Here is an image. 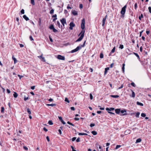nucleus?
I'll return each mask as SVG.
<instances>
[{"instance_id": "f257e3e1", "label": "nucleus", "mask_w": 151, "mask_h": 151, "mask_svg": "<svg viewBox=\"0 0 151 151\" xmlns=\"http://www.w3.org/2000/svg\"><path fill=\"white\" fill-rule=\"evenodd\" d=\"M85 19L84 18L82 20L81 23V27L83 29L81 31V32L79 34L78 36L81 35L80 37L76 41V42H78L81 41L83 39L84 36L85 31L83 30L85 28Z\"/></svg>"}, {"instance_id": "f03ea898", "label": "nucleus", "mask_w": 151, "mask_h": 151, "mask_svg": "<svg viewBox=\"0 0 151 151\" xmlns=\"http://www.w3.org/2000/svg\"><path fill=\"white\" fill-rule=\"evenodd\" d=\"M86 42V41H85L82 45H80L79 46H78L76 49L72 50L70 52L71 53L75 52L81 49L82 47H85V46Z\"/></svg>"}, {"instance_id": "7ed1b4c3", "label": "nucleus", "mask_w": 151, "mask_h": 151, "mask_svg": "<svg viewBox=\"0 0 151 151\" xmlns=\"http://www.w3.org/2000/svg\"><path fill=\"white\" fill-rule=\"evenodd\" d=\"M126 7L127 5H125L122 9V10L121 11V13L122 14V16H124V14H125Z\"/></svg>"}, {"instance_id": "20e7f679", "label": "nucleus", "mask_w": 151, "mask_h": 151, "mask_svg": "<svg viewBox=\"0 0 151 151\" xmlns=\"http://www.w3.org/2000/svg\"><path fill=\"white\" fill-rule=\"evenodd\" d=\"M49 28L51 29H52L53 31L54 32H58V30L54 27V25L53 24L51 25L49 27Z\"/></svg>"}, {"instance_id": "39448f33", "label": "nucleus", "mask_w": 151, "mask_h": 151, "mask_svg": "<svg viewBox=\"0 0 151 151\" xmlns=\"http://www.w3.org/2000/svg\"><path fill=\"white\" fill-rule=\"evenodd\" d=\"M107 15H106V16L105 17H104L102 21V26L103 27H104L105 25V21H106V20L107 18Z\"/></svg>"}, {"instance_id": "423d86ee", "label": "nucleus", "mask_w": 151, "mask_h": 151, "mask_svg": "<svg viewBox=\"0 0 151 151\" xmlns=\"http://www.w3.org/2000/svg\"><path fill=\"white\" fill-rule=\"evenodd\" d=\"M69 25L70 26L69 29L71 30L73 29V27H74L75 26V24L73 22H71L70 23Z\"/></svg>"}, {"instance_id": "0eeeda50", "label": "nucleus", "mask_w": 151, "mask_h": 151, "mask_svg": "<svg viewBox=\"0 0 151 151\" xmlns=\"http://www.w3.org/2000/svg\"><path fill=\"white\" fill-rule=\"evenodd\" d=\"M57 58L59 60H64L65 58L64 56L60 55H58L57 56Z\"/></svg>"}, {"instance_id": "6e6552de", "label": "nucleus", "mask_w": 151, "mask_h": 151, "mask_svg": "<svg viewBox=\"0 0 151 151\" xmlns=\"http://www.w3.org/2000/svg\"><path fill=\"white\" fill-rule=\"evenodd\" d=\"M60 21L63 26H64V24L66 23V19L65 18H63Z\"/></svg>"}, {"instance_id": "1a4fd4ad", "label": "nucleus", "mask_w": 151, "mask_h": 151, "mask_svg": "<svg viewBox=\"0 0 151 151\" xmlns=\"http://www.w3.org/2000/svg\"><path fill=\"white\" fill-rule=\"evenodd\" d=\"M106 111H114V108H109L107 107L106 108Z\"/></svg>"}, {"instance_id": "9d476101", "label": "nucleus", "mask_w": 151, "mask_h": 151, "mask_svg": "<svg viewBox=\"0 0 151 151\" xmlns=\"http://www.w3.org/2000/svg\"><path fill=\"white\" fill-rule=\"evenodd\" d=\"M72 13L74 16L77 15L78 14L76 10H73L72 11Z\"/></svg>"}, {"instance_id": "9b49d317", "label": "nucleus", "mask_w": 151, "mask_h": 151, "mask_svg": "<svg viewBox=\"0 0 151 151\" xmlns=\"http://www.w3.org/2000/svg\"><path fill=\"white\" fill-rule=\"evenodd\" d=\"M115 112L116 114H119L120 112V109H116L115 110Z\"/></svg>"}, {"instance_id": "f8f14e48", "label": "nucleus", "mask_w": 151, "mask_h": 151, "mask_svg": "<svg viewBox=\"0 0 151 151\" xmlns=\"http://www.w3.org/2000/svg\"><path fill=\"white\" fill-rule=\"evenodd\" d=\"M12 59L14 61V64H15L17 62V60L16 58L14 57V55L12 56Z\"/></svg>"}, {"instance_id": "ddd939ff", "label": "nucleus", "mask_w": 151, "mask_h": 151, "mask_svg": "<svg viewBox=\"0 0 151 151\" xmlns=\"http://www.w3.org/2000/svg\"><path fill=\"white\" fill-rule=\"evenodd\" d=\"M56 25L58 26L59 28H60V27H62V26L60 25V23L59 21H57Z\"/></svg>"}, {"instance_id": "4468645a", "label": "nucleus", "mask_w": 151, "mask_h": 151, "mask_svg": "<svg viewBox=\"0 0 151 151\" xmlns=\"http://www.w3.org/2000/svg\"><path fill=\"white\" fill-rule=\"evenodd\" d=\"M109 67H107L105 68L104 71V75H105L107 73L108 70H109Z\"/></svg>"}, {"instance_id": "2eb2a0df", "label": "nucleus", "mask_w": 151, "mask_h": 151, "mask_svg": "<svg viewBox=\"0 0 151 151\" xmlns=\"http://www.w3.org/2000/svg\"><path fill=\"white\" fill-rule=\"evenodd\" d=\"M23 18L26 20L27 21L29 20V18L26 16V15H24L23 16Z\"/></svg>"}, {"instance_id": "dca6fc26", "label": "nucleus", "mask_w": 151, "mask_h": 151, "mask_svg": "<svg viewBox=\"0 0 151 151\" xmlns=\"http://www.w3.org/2000/svg\"><path fill=\"white\" fill-rule=\"evenodd\" d=\"M131 91L132 92V95L131 97L134 98L135 96V94L134 92L132 89H131Z\"/></svg>"}, {"instance_id": "f3484780", "label": "nucleus", "mask_w": 151, "mask_h": 151, "mask_svg": "<svg viewBox=\"0 0 151 151\" xmlns=\"http://www.w3.org/2000/svg\"><path fill=\"white\" fill-rule=\"evenodd\" d=\"M125 64L124 63H123L122 65V71L123 72V73H124V69H125V68H124V67H125Z\"/></svg>"}, {"instance_id": "a211bd4d", "label": "nucleus", "mask_w": 151, "mask_h": 151, "mask_svg": "<svg viewBox=\"0 0 151 151\" xmlns=\"http://www.w3.org/2000/svg\"><path fill=\"white\" fill-rule=\"evenodd\" d=\"M56 106V104H48V106Z\"/></svg>"}, {"instance_id": "6ab92c4d", "label": "nucleus", "mask_w": 151, "mask_h": 151, "mask_svg": "<svg viewBox=\"0 0 151 151\" xmlns=\"http://www.w3.org/2000/svg\"><path fill=\"white\" fill-rule=\"evenodd\" d=\"M78 135H87L88 134L86 133H78Z\"/></svg>"}, {"instance_id": "aec40b11", "label": "nucleus", "mask_w": 151, "mask_h": 151, "mask_svg": "<svg viewBox=\"0 0 151 151\" xmlns=\"http://www.w3.org/2000/svg\"><path fill=\"white\" fill-rule=\"evenodd\" d=\"M141 140H142L140 138L137 139L136 140V143L140 142Z\"/></svg>"}, {"instance_id": "412c9836", "label": "nucleus", "mask_w": 151, "mask_h": 151, "mask_svg": "<svg viewBox=\"0 0 151 151\" xmlns=\"http://www.w3.org/2000/svg\"><path fill=\"white\" fill-rule=\"evenodd\" d=\"M137 105H139L140 106H143V104L139 102V101H137Z\"/></svg>"}, {"instance_id": "4be33fe9", "label": "nucleus", "mask_w": 151, "mask_h": 151, "mask_svg": "<svg viewBox=\"0 0 151 151\" xmlns=\"http://www.w3.org/2000/svg\"><path fill=\"white\" fill-rule=\"evenodd\" d=\"M110 96L114 98H117L119 97V96L117 95H110Z\"/></svg>"}, {"instance_id": "5701e85b", "label": "nucleus", "mask_w": 151, "mask_h": 151, "mask_svg": "<svg viewBox=\"0 0 151 151\" xmlns=\"http://www.w3.org/2000/svg\"><path fill=\"white\" fill-rule=\"evenodd\" d=\"M18 96V95L16 92H14V94H13V96L14 98H16Z\"/></svg>"}, {"instance_id": "b1692460", "label": "nucleus", "mask_w": 151, "mask_h": 151, "mask_svg": "<svg viewBox=\"0 0 151 151\" xmlns=\"http://www.w3.org/2000/svg\"><path fill=\"white\" fill-rule=\"evenodd\" d=\"M91 133L93 135H96L97 134V132L96 131H92L91 132Z\"/></svg>"}, {"instance_id": "393cba45", "label": "nucleus", "mask_w": 151, "mask_h": 151, "mask_svg": "<svg viewBox=\"0 0 151 151\" xmlns=\"http://www.w3.org/2000/svg\"><path fill=\"white\" fill-rule=\"evenodd\" d=\"M48 123L50 125H52L53 124V123L51 120H50L48 122Z\"/></svg>"}, {"instance_id": "a878e982", "label": "nucleus", "mask_w": 151, "mask_h": 151, "mask_svg": "<svg viewBox=\"0 0 151 151\" xmlns=\"http://www.w3.org/2000/svg\"><path fill=\"white\" fill-rule=\"evenodd\" d=\"M115 47H114L112 50L110 52V54L112 53L115 52Z\"/></svg>"}, {"instance_id": "bb28decb", "label": "nucleus", "mask_w": 151, "mask_h": 151, "mask_svg": "<svg viewBox=\"0 0 151 151\" xmlns=\"http://www.w3.org/2000/svg\"><path fill=\"white\" fill-rule=\"evenodd\" d=\"M140 114V112H137L136 113L135 116L136 117L138 118L139 117V116Z\"/></svg>"}, {"instance_id": "cd10ccee", "label": "nucleus", "mask_w": 151, "mask_h": 151, "mask_svg": "<svg viewBox=\"0 0 151 151\" xmlns=\"http://www.w3.org/2000/svg\"><path fill=\"white\" fill-rule=\"evenodd\" d=\"M4 108L3 107H1V112L2 113H4Z\"/></svg>"}, {"instance_id": "c85d7f7f", "label": "nucleus", "mask_w": 151, "mask_h": 151, "mask_svg": "<svg viewBox=\"0 0 151 151\" xmlns=\"http://www.w3.org/2000/svg\"><path fill=\"white\" fill-rule=\"evenodd\" d=\"M134 54L135 55V56H137V58H138V59H140L139 57V55L137 53L134 52Z\"/></svg>"}, {"instance_id": "c756f323", "label": "nucleus", "mask_w": 151, "mask_h": 151, "mask_svg": "<svg viewBox=\"0 0 151 151\" xmlns=\"http://www.w3.org/2000/svg\"><path fill=\"white\" fill-rule=\"evenodd\" d=\"M143 17V15L142 14H141V15L139 17V19L140 20H141V18H142Z\"/></svg>"}, {"instance_id": "7c9ffc66", "label": "nucleus", "mask_w": 151, "mask_h": 151, "mask_svg": "<svg viewBox=\"0 0 151 151\" xmlns=\"http://www.w3.org/2000/svg\"><path fill=\"white\" fill-rule=\"evenodd\" d=\"M27 112L28 113L30 114H31V111L30 109L29 108H27Z\"/></svg>"}, {"instance_id": "2f4dec72", "label": "nucleus", "mask_w": 151, "mask_h": 151, "mask_svg": "<svg viewBox=\"0 0 151 151\" xmlns=\"http://www.w3.org/2000/svg\"><path fill=\"white\" fill-rule=\"evenodd\" d=\"M104 55L103 53H101L100 55V58H103Z\"/></svg>"}, {"instance_id": "473e14b6", "label": "nucleus", "mask_w": 151, "mask_h": 151, "mask_svg": "<svg viewBox=\"0 0 151 151\" xmlns=\"http://www.w3.org/2000/svg\"><path fill=\"white\" fill-rule=\"evenodd\" d=\"M146 116V114L144 113H142L141 114V116L143 117H145Z\"/></svg>"}, {"instance_id": "72a5a7b5", "label": "nucleus", "mask_w": 151, "mask_h": 151, "mask_svg": "<svg viewBox=\"0 0 151 151\" xmlns=\"http://www.w3.org/2000/svg\"><path fill=\"white\" fill-rule=\"evenodd\" d=\"M137 3H135L134 4V8L135 10H136L137 9Z\"/></svg>"}, {"instance_id": "f704fd0d", "label": "nucleus", "mask_w": 151, "mask_h": 151, "mask_svg": "<svg viewBox=\"0 0 151 151\" xmlns=\"http://www.w3.org/2000/svg\"><path fill=\"white\" fill-rule=\"evenodd\" d=\"M122 113H124V112H126V110H122L121 111L120 110V112Z\"/></svg>"}, {"instance_id": "c9c22d12", "label": "nucleus", "mask_w": 151, "mask_h": 151, "mask_svg": "<svg viewBox=\"0 0 151 151\" xmlns=\"http://www.w3.org/2000/svg\"><path fill=\"white\" fill-rule=\"evenodd\" d=\"M65 101L67 102L68 103H69V101L67 98H65Z\"/></svg>"}, {"instance_id": "e433bc0d", "label": "nucleus", "mask_w": 151, "mask_h": 151, "mask_svg": "<svg viewBox=\"0 0 151 151\" xmlns=\"http://www.w3.org/2000/svg\"><path fill=\"white\" fill-rule=\"evenodd\" d=\"M28 99V96L26 97L25 96H24V101H26Z\"/></svg>"}, {"instance_id": "4c0bfd02", "label": "nucleus", "mask_w": 151, "mask_h": 151, "mask_svg": "<svg viewBox=\"0 0 151 151\" xmlns=\"http://www.w3.org/2000/svg\"><path fill=\"white\" fill-rule=\"evenodd\" d=\"M67 123H68V124H69L70 125H72V126H74V125L72 123H71L70 122H69V121L68 122H67Z\"/></svg>"}, {"instance_id": "58836bf2", "label": "nucleus", "mask_w": 151, "mask_h": 151, "mask_svg": "<svg viewBox=\"0 0 151 151\" xmlns=\"http://www.w3.org/2000/svg\"><path fill=\"white\" fill-rule=\"evenodd\" d=\"M121 147V145H117L115 149H117L118 148L120 147Z\"/></svg>"}, {"instance_id": "ea45409f", "label": "nucleus", "mask_w": 151, "mask_h": 151, "mask_svg": "<svg viewBox=\"0 0 151 151\" xmlns=\"http://www.w3.org/2000/svg\"><path fill=\"white\" fill-rule=\"evenodd\" d=\"M31 3L33 5H35V3L34 0H31Z\"/></svg>"}, {"instance_id": "a19ab883", "label": "nucleus", "mask_w": 151, "mask_h": 151, "mask_svg": "<svg viewBox=\"0 0 151 151\" xmlns=\"http://www.w3.org/2000/svg\"><path fill=\"white\" fill-rule=\"evenodd\" d=\"M131 84L132 86L134 87H135L136 86V85L135 83L134 82H132L131 83Z\"/></svg>"}, {"instance_id": "79ce46f5", "label": "nucleus", "mask_w": 151, "mask_h": 151, "mask_svg": "<svg viewBox=\"0 0 151 151\" xmlns=\"http://www.w3.org/2000/svg\"><path fill=\"white\" fill-rule=\"evenodd\" d=\"M124 48V46L123 45H120V46L119 47V48H120L121 49H123Z\"/></svg>"}, {"instance_id": "37998d69", "label": "nucleus", "mask_w": 151, "mask_h": 151, "mask_svg": "<svg viewBox=\"0 0 151 151\" xmlns=\"http://www.w3.org/2000/svg\"><path fill=\"white\" fill-rule=\"evenodd\" d=\"M22 14H24V9H22L20 12Z\"/></svg>"}, {"instance_id": "c03bdc74", "label": "nucleus", "mask_w": 151, "mask_h": 151, "mask_svg": "<svg viewBox=\"0 0 151 151\" xmlns=\"http://www.w3.org/2000/svg\"><path fill=\"white\" fill-rule=\"evenodd\" d=\"M54 12V10L53 9H52L50 10V14H52Z\"/></svg>"}, {"instance_id": "a18cd8bd", "label": "nucleus", "mask_w": 151, "mask_h": 151, "mask_svg": "<svg viewBox=\"0 0 151 151\" xmlns=\"http://www.w3.org/2000/svg\"><path fill=\"white\" fill-rule=\"evenodd\" d=\"M90 97L91 99L92 100L93 99V96L91 93H90Z\"/></svg>"}, {"instance_id": "49530a36", "label": "nucleus", "mask_w": 151, "mask_h": 151, "mask_svg": "<svg viewBox=\"0 0 151 151\" xmlns=\"http://www.w3.org/2000/svg\"><path fill=\"white\" fill-rule=\"evenodd\" d=\"M148 9L149 12L151 14V7L149 6L148 8Z\"/></svg>"}, {"instance_id": "de8ad7c7", "label": "nucleus", "mask_w": 151, "mask_h": 151, "mask_svg": "<svg viewBox=\"0 0 151 151\" xmlns=\"http://www.w3.org/2000/svg\"><path fill=\"white\" fill-rule=\"evenodd\" d=\"M18 76L19 77V79H21L23 77V76L20 75H18Z\"/></svg>"}, {"instance_id": "09e8293b", "label": "nucleus", "mask_w": 151, "mask_h": 151, "mask_svg": "<svg viewBox=\"0 0 151 151\" xmlns=\"http://www.w3.org/2000/svg\"><path fill=\"white\" fill-rule=\"evenodd\" d=\"M48 100L49 101H50V102L52 101V102H54L53 100L52 99H51V98H50V99H49Z\"/></svg>"}, {"instance_id": "8fccbe9b", "label": "nucleus", "mask_w": 151, "mask_h": 151, "mask_svg": "<svg viewBox=\"0 0 151 151\" xmlns=\"http://www.w3.org/2000/svg\"><path fill=\"white\" fill-rule=\"evenodd\" d=\"M95 124H94L93 123H91L90 125V126L91 127H92L95 126Z\"/></svg>"}, {"instance_id": "3c124183", "label": "nucleus", "mask_w": 151, "mask_h": 151, "mask_svg": "<svg viewBox=\"0 0 151 151\" xmlns=\"http://www.w3.org/2000/svg\"><path fill=\"white\" fill-rule=\"evenodd\" d=\"M29 39L31 41H33L34 40L33 38L31 36H30Z\"/></svg>"}, {"instance_id": "603ef678", "label": "nucleus", "mask_w": 151, "mask_h": 151, "mask_svg": "<svg viewBox=\"0 0 151 151\" xmlns=\"http://www.w3.org/2000/svg\"><path fill=\"white\" fill-rule=\"evenodd\" d=\"M80 141V138L79 137L76 140V142H79Z\"/></svg>"}, {"instance_id": "864d4df0", "label": "nucleus", "mask_w": 151, "mask_h": 151, "mask_svg": "<svg viewBox=\"0 0 151 151\" xmlns=\"http://www.w3.org/2000/svg\"><path fill=\"white\" fill-rule=\"evenodd\" d=\"M6 91H7V93H9L11 92V91H10V90L9 89H6Z\"/></svg>"}, {"instance_id": "5fc2aeb1", "label": "nucleus", "mask_w": 151, "mask_h": 151, "mask_svg": "<svg viewBox=\"0 0 151 151\" xmlns=\"http://www.w3.org/2000/svg\"><path fill=\"white\" fill-rule=\"evenodd\" d=\"M23 148L25 150H28V148L26 146H24Z\"/></svg>"}, {"instance_id": "6e6d98bb", "label": "nucleus", "mask_w": 151, "mask_h": 151, "mask_svg": "<svg viewBox=\"0 0 151 151\" xmlns=\"http://www.w3.org/2000/svg\"><path fill=\"white\" fill-rule=\"evenodd\" d=\"M76 139V137H73L72 139V140L73 141H74Z\"/></svg>"}, {"instance_id": "4d7b16f0", "label": "nucleus", "mask_w": 151, "mask_h": 151, "mask_svg": "<svg viewBox=\"0 0 151 151\" xmlns=\"http://www.w3.org/2000/svg\"><path fill=\"white\" fill-rule=\"evenodd\" d=\"M108 113L110 114H113L114 115H115V114L114 113H113L112 112H110V111H108Z\"/></svg>"}, {"instance_id": "13d9d810", "label": "nucleus", "mask_w": 151, "mask_h": 151, "mask_svg": "<svg viewBox=\"0 0 151 151\" xmlns=\"http://www.w3.org/2000/svg\"><path fill=\"white\" fill-rule=\"evenodd\" d=\"M60 122L63 124H65V122L63 121V120L62 119L61 121H60Z\"/></svg>"}, {"instance_id": "bf43d9fd", "label": "nucleus", "mask_w": 151, "mask_h": 151, "mask_svg": "<svg viewBox=\"0 0 151 151\" xmlns=\"http://www.w3.org/2000/svg\"><path fill=\"white\" fill-rule=\"evenodd\" d=\"M143 31L142 30V31L140 32H139V37H141V35H142V32H143Z\"/></svg>"}, {"instance_id": "052dcab7", "label": "nucleus", "mask_w": 151, "mask_h": 151, "mask_svg": "<svg viewBox=\"0 0 151 151\" xmlns=\"http://www.w3.org/2000/svg\"><path fill=\"white\" fill-rule=\"evenodd\" d=\"M16 20L18 22V24L19 25V18L18 17H17V18H16Z\"/></svg>"}, {"instance_id": "680f3d73", "label": "nucleus", "mask_w": 151, "mask_h": 151, "mask_svg": "<svg viewBox=\"0 0 151 151\" xmlns=\"http://www.w3.org/2000/svg\"><path fill=\"white\" fill-rule=\"evenodd\" d=\"M71 148L72 149V151H76L74 149V147L73 146H71Z\"/></svg>"}, {"instance_id": "e2e57ef3", "label": "nucleus", "mask_w": 151, "mask_h": 151, "mask_svg": "<svg viewBox=\"0 0 151 151\" xmlns=\"http://www.w3.org/2000/svg\"><path fill=\"white\" fill-rule=\"evenodd\" d=\"M49 38H50V41L51 42H53V40L52 39V38L50 37V36H49Z\"/></svg>"}, {"instance_id": "0e129e2a", "label": "nucleus", "mask_w": 151, "mask_h": 151, "mask_svg": "<svg viewBox=\"0 0 151 151\" xmlns=\"http://www.w3.org/2000/svg\"><path fill=\"white\" fill-rule=\"evenodd\" d=\"M58 132L59 133V134H62V132H61V129H59L58 130Z\"/></svg>"}, {"instance_id": "69168bd1", "label": "nucleus", "mask_w": 151, "mask_h": 151, "mask_svg": "<svg viewBox=\"0 0 151 151\" xmlns=\"http://www.w3.org/2000/svg\"><path fill=\"white\" fill-rule=\"evenodd\" d=\"M70 109L71 110L74 111L75 109L74 107H71L70 108Z\"/></svg>"}, {"instance_id": "338daca9", "label": "nucleus", "mask_w": 151, "mask_h": 151, "mask_svg": "<svg viewBox=\"0 0 151 151\" xmlns=\"http://www.w3.org/2000/svg\"><path fill=\"white\" fill-rule=\"evenodd\" d=\"M83 5L82 4H80L79 5V7L80 9H82L83 8Z\"/></svg>"}, {"instance_id": "774afa93", "label": "nucleus", "mask_w": 151, "mask_h": 151, "mask_svg": "<svg viewBox=\"0 0 151 151\" xmlns=\"http://www.w3.org/2000/svg\"><path fill=\"white\" fill-rule=\"evenodd\" d=\"M58 118L60 121H61L63 119L62 117L58 116Z\"/></svg>"}]
</instances>
